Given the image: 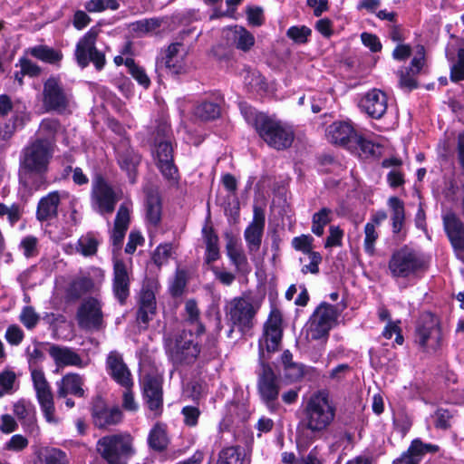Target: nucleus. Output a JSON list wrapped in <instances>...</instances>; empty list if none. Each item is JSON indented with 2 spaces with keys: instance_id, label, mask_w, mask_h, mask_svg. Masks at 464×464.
Segmentation results:
<instances>
[{
  "instance_id": "052dcab7",
  "label": "nucleus",
  "mask_w": 464,
  "mask_h": 464,
  "mask_svg": "<svg viewBox=\"0 0 464 464\" xmlns=\"http://www.w3.org/2000/svg\"><path fill=\"white\" fill-rule=\"evenodd\" d=\"M311 29L304 25L292 26L287 30L286 35L295 43L304 44L307 42V39L311 35Z\"/></svg>"
},
{
  "instance_id": "aec40b11",
  "label": "nucleus",
  "mask_w": 464,
  "mask_h": 464,
  "mask_svg": "<svg viewBox=\"0 0 464 464\" xmlns=\"http://www.w3.org/2000/svg\"><path fill=\"white\" fill-rule=\"evenodd\" d=\"M131 273L127 265L118 258L113 259L112 293L121 304H125L130 296Z\"/></svg>"
},
{
  "instance_id": "f8f14e48",
  "label": "nucleus",
  "mask_w": 464,
  "mask_h": 464,
  "mask_svg": "<svg viewBox=\"0 0 464 464\" xmlns=\"http://www.w3.org/2000/svg\"><path fill=\"white\" fill-rule=\"evenodd\" d=\"M120 196L111 186L101 176H97L92 181L91 191V202L92 208L101 215L111 214Z\"/></svg>"
},
{
  "instance_id": "0e129e2a",
  "label": "nucleus",
  "mask_w": 464,
  "mask_h": 464,
  "mask_svg": "<svg viewBox=\"0 0 464 464\" xmlns=\"http://www.w3.org/2000/svg\"><path fill=\"white\" fill-rule=\"evenodd\" d=\"M181 413L184 417V423L189 427H195L198 424L200 416V411L196 406L183 407Z\"/></svg>"
},
{
  "instance_id": "e2e57ef3",
  "label": "nucleus",
  "mask_w": 464,
  "mask_h": 464,
  "mask_svg": "<svg viewBox=\"0 0 464 464\" xmlns=\"http://www.w3.org/2000/svg\"><path fill=\"white\" fill-rule=\"evenodd\" d=\"M37 244L38 239L34 236H27L22 239L20 248L25 257L29 258L38 254Z\"/></svg>"
},
{
  "instance_id": "f257e3e1",
  "label": "nucleus",
  "mask_w": 464,
  "mask_h": 464,
  "mask_svg": "<svg viewBox=\"0 0 464 464\" xmlns=\"http://www.w3.org/2000/svg\"><path fill=\"white\" fill-rule=\"evenodd\" d=\"M53 152V141L48 139H35L21 150L18 176L24 187L38 189L45 182Z\"/></svg>"
},
{
  "instance_id": "4d7b16f0",
  "label": "nucleus",
  "mask_w": 464,
  "mask_h": 464,
  "mask_svg": "<svg viewBox=\"0 0 464 464\" xmlns=\"http://www.w3.org/2000/svg\"><path fill=\"white\" fill-rule=\"evenodd\" d=\"M21 323L29 330L34 329L39 320L40 316L32 306H24L19 315Z\"/></svg>"
},
{
  "instance_id": "e433bc0d",
  "label": "nucleus",
  "mask_w": 464,
  "mask_h": 464,
  "mask_svg": "<svg viewBox=\"0 0 464 464\" xmlns=\"http://www.w3.org/2000/svg\"><path fill=\"white\" fill-rule=\"evenodd\" d=\"M162 205L158 191L150 189L147 192L146 218L150 223L156 226L161 220Z\"/></svg>"
},
{
  "instance_id": "4c0bfd02",
  "label": "nucleus",
  "mask_w": 464,
  "mask_h": 464,
  "mask_svg": "<svg viewBox=\"0 0 464 464\" xmlns=\"http://www.w3.org/2000/svg\"><path fill=\"white\" fill-rule=\"evenodd\" d=\"M34 464H69V459L62 450L42 448L36 452Z\"/></svg>"
},
{
  "instance_id": "f3484780",
  "label": "nucleus",
  "mask_w": 464,
  "mask_h": 464,
  "mask_svg": "<svg viewBox=\"0 0 464 464\" xmlns=\"http://www.w3.org/2000/svg\"><path fill=\"white\" fill-rule=\"evenodd\" d=\"M155 159L156 164L161 174L170 186L179 183V170L173 161V148L171 141L160 140L155 142Z\"/></svg>"
},
{
  "instance_id": "ddd939ff",
  "label": "nucleus",
  "mask_w": 464,
  "mask_h": 464,
  "mask_svg": "<svg viewBox=\"0 0 464 464\" xmlns=\"http://www.w3.org/2000/svg\"><path fill=\"white\" fill-rule=\"evenodd\" d=\"M282 316L278 311H272L264 324L263 334L258 341L259 361L265 360V349L267 353L278 350L282 341Z\"/></svg>"
},
{
  "instance_id": "72a5a7b5",
  "label": "nucleus",
  "mask_w": 464,
  "mask_h": 464,
  "mask_svg": "<svg viewBox=\"0 0 464 464\" xmlns=\"http://www.w3.org/2000/svg\"><path fill=\"white\" fill-rule=\"evenodd\" d=\"M95 284L89 275L74 277L67 288V295L71 300H78L82 295L94 290Z\"/></svg>"
},
{
  "instance_id": "9d476101",
  "label": "nucleus",
  "mask_w": 464,
  "mask_h": 464,
  "mask_svg": "<svg viewBox=\"0 0 464 464\" xmlns=\"http://www.w3.org/2000/svg\"><path fill=\"white\" fill-rule=\"evenodd\" d=\"M75 319L80 329L99 332L105 327L102 303L96 297L84 298L77 308Z\"/></svg>"
},
{
  "instance_id": "de8ad7c7",
  "label": "nucleus",
  "mask_w": 464,
  "mask_h": 464,
  "mask_svg": "<svg viewBox=\"0 0 464 464\" xmlns=\"http://www.w3.org/2000/svg\"><path fill=\"white\" fill-rule=\"evenodd\" d=\"M115 63L119 66L121 64H125L128 68V72L131 74V76L142 86L145 88L149 87L150 84V80L144 69L138 64L135 63V60H114Z\"/></svg>"
},
{
  "instance_id": "2f4dec72",
  "label": "nucleus",
  "mask_w": 464,
  "mask_h": 464,
  "mask_svg": "<svg viewBox=\"0 0 464 464\" xmlns=\"http://www.w3.org/2000/svg\"><path fill=\"white\" fill-rule=\"evenodd\" d=\"M226 253L231 264L235 266L236 272L240 274H247L250 272V266L246 254L243 249L237 246V240L228 235L226 244Z\"/></svg>"
},
{
  "instance_id": "13d9d810",
  "label": "nucleus",
  "mask_w": 464,
  "mask_h": 464,
  "mask_svg": "<svg viewBox=\"0 0 464 464\" xmlns=\"http://www.w3.org/2000/svg\"><path fill=\"white\" fill-rule=\"evenodd\" d=\"M245 84L252 91L259 92L266 89L265 78L258 72H247L245 76Z\"/></svg>"
},
{
  "instance_id": "c85d7f7f",
  "label": "nucleus",
  "mask_w": 464,
  "mask_h": 464,
  "mask_svg": "<svg viewBox=\"0 0 464 464\" xmlns=\"http://www.w3.org/2000/svg\"><path fill=\"white\" fill-rule=\"evenodd\" d=\"M280 361L284 377L290 382L301 381L310 370L303 363L295 362L289 350L283 352Z\"/></svg>"
},
{
  "instance_id": "4468645a",
  "label": "nucleus",
  "mask_w": 464,
  "mask_h": 464,
  "mask_svg": "<svg viewBox=\"0 0 464 464\" xmlns=\"http://www.w3.org/2000/svg\"><path fill=\"white\" fill-rule=\"evenodd\" d=\"M441 338L437 317L430 313L423 314L416 328V343L426 351H436L440 346Z\"/></svg>"
},
{
  "instance_id": "6ab92c4d",
  "label": "nucleus",
  "mask_w": 464,
  "mask_h": 464,
  "mask_svg": "<svg viewBox=\"0 0 464 464\" xmlns=\"http://www.w3.org/2000/svg\"><path fill=\"white\" fill-rule=\"evenodd\" d=\"M265 211L258 206H254L253 219L244 232L247 249L250 255L259 251L265 229Z\"/></svg>"
},
{
  "instance_id": "1a4fd4ad",
  "label": "nucleus",
  "mask_w": 464,
  "mask_h": 464,
  "mask_svg": "<svg viewBox=\"0 0 464 464\" xmlns=\"http://www.w3.org/2000/svg\"><path fill=\"white\" fill-rule=\"evenodd\" d=\"M339 314L335 306L321 303L307 324V336L312 340H326L330 330L336 324Z\"/></svg>"
},
{
  "instance_id": "2eb2a0df",
  "label": "nucleus",
  "mask_w": 464,
  "mask_h": 464,
  "mask_svg": "<svg viewBox=\"0 0 464 464\" xmlns=\"http://www.w3.org/2000/svg\"><path fill=\"white\" fill-rule=\"evenodd\" d=\"M31 377L38 402L46 420L50 423H56L53 394L44 372L40 369H33L31 371Z\"/></svg>"
},
{
  "instance_id": "4be33fe9",
  "label": "nucleus",
  "mask_w": 464,
  "mask_h": 464,
  "mask_svg": "<svg viewBox=\"0 0 464 464\" xmlns=\"http://www.w3.org/2000/svg\"><path fill=\"white\" fill-rule=\"evenodd\" d=\"M444 231L457 253L464 252V223L458 215L450 210L442 216Z\"/></svg>"
},
{
  "instance_id": "f704fd0d",
  "label": "nucleus",
  "mask_w": 464,
  "mask_h": 464,
  "mask_svg": "<svg viewBox=\"0 0 464 464\" xmlns=\"http://www.w3.org/2000/svg\"><path fill=\"white\" fill-rule=\"evenodd\" d=\"M97 33L89 31L77 44L76 58H104L95 47Z\"/></svg>"
},
{
  "instance_id": "c03bdc74",
  "label": "nucleus",
  "mask_w": 464,
  "mask_h": 464,
  "mask_svg": "<svg viewBox=\"0 0 464 464\" xmlns=\"http://www.w3.org/2000/svg\"><path fill=\"white\" fill-rule=\"evenodd\" d=\"M185 322L190 325L196 326V334L200 335L205 332V326L200 322V311L194 299H188L185 303Z\"/></svg>"
},
{
  "instance_id": "5fc2aeb1",
  "label": "nucleus",
  "mask_w": 464,
  "mask_h": 464,
  "mask_svg": "<svg viewBox=\"0 0 464 464\" xmlns=\"http://www.w3.org/2000/svg\"><path fill=\"white\" fill-rule=\"evenodd\" d=\"M120 7L117 0H89L85 9L90 13L102 12L107 9L117 10Z\"/></svg>"
},
{
  "instance_id": "393cba45",
  "label": "nucleus",
  "mask_w": 464,
  "mask_h": 464,
  "mask_svg": "<svg viewBox=\"0 0 464 464\" xmlns=\"http://www.w3.org/2000/svg\"><path fill=\"white\" fill-rule=\"evenodd\" d=\"M357 133L353 126L344 121L332 123L326 129V137L331 143L339 144L350 150Z\"/></svg>"
},
{
  "instance_id": "680f3d73",
  "label": "nucleus",
  "mask_w": 464,
  "mask_h": 464,
  "mask_svg": "<svg viewBox=\"0 0 464 464\" xmlns=\"http://www.w3.org/2000/svg\"><path fill=\"white\" fill-rule=\"evenodd\" d=\"M237 38H236V45L238 49L243 51L249 50L255 44L254 36L246 31L245 28L240 27L236 31Z\"/></svg>"
},
{
  "instance_id": "7ed1b4c3",
  "label": "nucleus",
  "mask_w": 464,
  "mask_h": 464,
  "mask_svg": "<svg viewBox=\"0 0 464 464\" xmlns=\"http://www.w3.org/2000/svg\"><path fill=\"white\" fill-rule=\"evenodd\" d=\"M133 437L128 432L102 437L96 444V450L107 464H128L135 454Z\"/></svg>"
},
{
  "instance_id": "49530a36",
  "label": "nucleus",
  "mask_w": 464,
  "mask_h": 464,
  "mask_svg": "<svg viewBox=\"0 0 464 464\" xmlns=\"http://www.w3.org/2000/svg\"><path fill=\"white\" fill-rule=\"evenodd\" d=\"M354 141L353 142L350 150L355 151L361 158L367 159L371 156L376 155V150L378 146H376L371 140L364 139L363 137L357 134L356 137H353Z\"/></svg>"
},
{
  "instance_id": "20e7f679",
  "label": "nucleus",
  "mask_w": 464,
  "mask_h": 464,
  "mask_svg": "<svg viewBox=\"0 0 464 464\" xmlns=\"http://www.w3.org/2000/svg\"><path fill=\"white\" fill-rule=\"evenodd\" d=\"M255 127L259 137L277 150L289 148L295 140V131L290 125L264 114L256 116Z\"/></svg>"
},
{
  "instance_id": "c756f323",
  "label": "nucleus",
  "mask_w": 464,
  "mask_h": 464,
  "mask_svg": "<svg viewBox=\"0 0 464 464\" xmlns=\"http://www.w3.org/2000/svg\"><path fill=\"white\" fill-rule=\"evenodd\" d=\"M60 202L61 194L56 190L43 197L37 205L36 218L41 222L55 218L58 216Z\"/></svg>"
},
{
  "instance_id": "79ce46f5",
  "label": "nucleus",
  "mask_w": 464,
  "mask_h": 464,
  "mask_svg": "<svg viewBox=\"0 0 464 464\" xmlns=\"http://www.w3.org/2000/svg\"><path fill=\"white\" fill-rule=\"evenodd\" d=\"M27 121H29L27 114H14L8 121L0 125V140L8 141L11 140L17 128H23Z\"/></svg>"
},
{
  "instance_id": "ea45409f",
  "label": "nucleus",
  "mask_w": 464,
  "mask_h": 464,
  "mask_svg": "<svg viewBox=\"0 0 464 464\" xmlns=\"http://www.w3.org/2000/svg\"><path fill=\"white\" fill-rule=\"evenodd\" d=\"M148 443L152 450L164 451L169 445L167 426L163 423H156L149 433Z\"/></svg>"
},
{
  "instance_id": "b1692460",
  "label": "nucleus",
  "mask_w": 464,
  "mask_h": 464,
  "mask_svg": "<svg viewBox=\"0 0 464 464\" xmlns=\"http://www.w3.org/2000/svg\"><path fill=\"white\" fill-rule=\"evenodd\" d=\"M439 450L438 445L424 443L420 439H415L411 441L408 450L400 458L394 459L392 464H420L426 453H435Z\"/></svg>"
},
{
  "instance_id": "3c124183",
  "label": "nucleus",
  "mask_w": 464,
  "mask_h": 464,
  "mask_svg": "<svg viewBox=\"0 0 464 464\" xmlns=\"http://www.w3.org/2000/svg\"><path fill=\"white\" fill-rule=\"evenodd\" d=\"M194 113L202 121H210L220 115V107L216 102H203L195 108Z\"/></svg>"
},
{
  "instance_id": "37998d69",
  "label": "nucleus",
  "mask_w": 464,
  "mask_h": 464,
  "mask_svg": "<svg viewBox=\"0 0 464 464\" xmlns=\"http://www.w3.org/2000/svg\"><path fill=\"white\" fill-rule=\"evenodd\" d=\"M205 243H206V254L205 262L209 265L220 257V251L218 246V237L215 234L213 229L204 228Z\"/></svg>"
},
{
  "instance_id": "f03ea898",
  "label": "nucleus",
  "mask_w": 464,
  "mask_h": 464,
  "mask_svg": "<svg viewBox=\"0 0 464 464\" xmlns=\"http://www.w3.org/2000/svg\"><path fill=\"white\" fill-rule=\"evenodd\" d=\"M335 411L328 392L318 391L310 397L304 408L305 428L314 433L325 430L334 421Z\"/></svg>"
},
{
  "instance_id": "09e8293b",
  "label": "nucleus",
  "mask_w": 464,
  "mask_h": 464,
  "mask_svg": "<svg viewBox=\"0 0 464 464\" xmlns=\"http://www.w3.org/2000/svg\"><path fill=\"white\" fill-rule=\"evenodd\" d=\"M333 211L328 208H323L313 215L312 232L321 237L324 234V227L332 220Z\"/></svg>"
},
{
  "instance_id": "0eeeda50",
  "label": "nucleus",
  "mask_w": 464,
  "mask_h": 464,
  "mask_svg": "<svg viewBox=\"0 0 464 464\" xmlns=\"http://www.w3.org/2000/svg\"><path fill=\"white\" fill-rule=\"evenodd\" d=\"M258 309L251 297L237 296L227 302L225 314L231 324L245 334L254 327Z\"/></svg>"
},
{
  "instance_id": "bf43d9fd",
  "label": "nucleus",
  "mask_w": 464,
  "mask_h": 464,
  "mask_svg": "<svg viewBox=\"0 0 464 464\" xmlns=\"http://www.w3.org/2000/svg\"><path fill=\"white\" fill-rule=\"evenodd\" d=\"M313 242L314 238L310 235H302L300 237H295L292 240V246L297 250L301 251L304 254L310 255V253H315L313 251Z\"/></svg>"
},
{
  "instance_id": "423d86ee",
  "label": "nucleus",
  "mask_w": 464,
  "mask_h": 464,
  "mask_svg": "<svg viewBox=\"0 0 464 464\" xmlns=\"http://www.w3.org/2000/svg\"><path fill=\"white\" fill-rule=\"evenodd\" d=\"M425 269L423 256L407 246L393 251L388 262V270L393 278H407Z\"/></svg>"
},
{
  "instance_id": "a18cd8bd",
  "label": "nucleus",
  "mask_w": 464,
  "mask_h": 464,
  "mask_svg": "<svg viewBox=\"0 0 464 464\" xmlns=\"http://www.w3.org/2000/svg\"><path fill=\"white\" fill-rule=\"evenodd\" d=\"M389 206L392 208V231L394 234H398L402 229L405 212L404 204L397 197H392L389 198Z\"/></svg>"
},
{
  "instance_id": "6e6552de",
  "label": "nucleus",
  "mask_w": 464,
  "mask_h": 464,
  "mask_svg": "<svg viewBox=\"0 0 464 464\" xmlns=\"http://www.w3.org/2000/svg\"><path fill=\"white\" fill-rule=\"evenodd\" d=\"M257 372V392L261 401L271 412L279 409L280 380L273 368L266 362L259 361Z\"/></svg>"
},
{
  "instance_id": "69168bd1",
  "label": "nucleus",
  "mask_w": 464,
  "mask_h": 464,
  "mask_svg": "<svg viewBox=\"0 0 464 464\" xmlns=\"http://www.w3.org/2000/svg\"><path fill=\"white\" fill-rule=\"evenodd\" d=\"M130 224V209L127 205L121 204L118 209L114 227L127 230Z\"/></svg>"
},
{
  "instance_id": "cd10ccee",
  "label": "nucleus",
  "mask_w": 464,
  "mask_h": 464,
  "mask_svg": "<svg viewBox=\"0 0 464 464\" xmlns=\"http://www.w3.org/2000/svg\"><path fill=\"white\" fill-rule=\"evenodd\" d=\"M49 354L58 367L75 366L83 368L87 365L82 357L70 347L52 344L49 348Z\"/></svg>"
},
{
  "instance_id": "9b49d317",
  "label": "nucleus",
  "mask_w": 464,
  "mask_h": 464,
  "mask_svg": "<svg viewBox=\"0 0 464 464\" xmlns=\"http://www.w3.org/2000/svg\"><path fill=\"white\" fill-rule=\"evenodd\" d=\"M72 94L64 89L60 79L50 77L44 82L43 105L47 111L62 113L70 106Z\"/></svg>"
},
{
  "instance_id": "8fccbe9b",
  "label": "nucleus",
  "mask_w": 464,
  "mask_h": 464,
  "mask_svg": "<svg viewBox=\"0 0 464 464\" xmlns=\"http://www.w3.org/2000/svg\"><path fill=\"white\" fill-rule=\"evenodd\" d=\"M99 241L92 233L82 236L77 242L76 249L84 256H92L97 253Z\"/></svg>"
},
{
  "instance_id": "864d4df0",
  "label": "nucleus",
  "mask_w": 464,
  "mask_h": 464,
  "mask_svg": "<svg viewBox=\"0 0 464 464\" xmlns=\"http://www.w3.org/2000/svg\"><path fill=\"white\" fill-rule=\"evenodd\" d=\"M19 66L20 71L14 73V78L20 85L23 84V77L24 75L36 77L40 75L42 72L41 68L35 63H32L31 60H20Z\"/></svg>"
},
{
  "instance_id": "6e6d98bb",
  "label": "nucleus",
  "mask_w": 464,
  "mask_h": 464,
  "mask_svg": "<svg viewBox=\"0 0 464 464\" xmlns=\"http://www.w3.org/2000/svg\"><path fill=\"white\" fill-rule=\"evenodd\" d=\"M364 250L370 256H372L375 251V243L379 237V234L376 231V227L372 224H366L364 227Z\"/></svg>"
},
{
  "instance_id": "338daca9",
  "label": "nucleus",
  "mask_w": 464,
  "mask_h": 464,
  "mask_svg": "<svg viewBox=\"0 0 464 464\" xmlns=\"http://www.w3.org/2000/svg\"><path fill=\"white\" fill-rule=\"evenodd\" d=\"M172 131L170 125L166 121H160L156 127L154 142L160 140L171 141Z\"/></svg>"
},
{
  "instance_id": "dca6fc26",
  "label": "nucleus",
  "mask_w": 464,
  "mask_h": 464,
  "mask_svg": "<svg viewBox=\"0 0 464 464\" xmlns=\"http://www.w3.org/2000/svg\"><path fill=\"white\" fill-rule=\"evenodd\" d=\"M157 288V282L149 279L143 283L140 292L136 319L138 324H142L144 329L147 328L149 322L151 321L156 314L157 304L155 293Z\"/></svg>"
},
{
  "instance_id": "bb28decb",
  "label": "nucleus",
  "mask_w": 464,
  "mask_h": 464,
  "mask_svg": "<svg viewBox=\"0 0 464 464\" xmlns=\"http://www.w3.org/2000/svg\"><path fill=\"white\" fill-rule=\"evenodd\" d=\"M83 385V376L75 372L67 373L57 382V396L59 398H66L71 394L75 397L83 398L85 396Z\"/></svg>"
},
{
  "instance_id": "412c9836",
  "label": "nucleus",
  "mask_w": 464,
  "mask_h": 464,
  "mask_svg": "<svg viewBox=\"0 0 464 464\" xmlns=\"http://www.w3.org/2000/svg\"><path fill=\"white\" fill-rule=\"evenodd\" d=\"M106 370L111 379L121 386L125 389L133 386L131 372L118 351L109 353L106 358Z\"/></svg>"
},
{
  "instance_id": "7c9ffc66",
  "label": "nucleus",
  "mask_w": 464,
  "mask_h": 464,
  "mask_svg": "<svg viewBox=\"0 0 464 464\" xmlns=\"http://www.w3.org/2000/svg\"><path fill=\"white\" fill-rule=\"evenodd\" d=\"M424 66V60H411L408 65H404L397 72L399 85L408 92L416 89L418 83L416 76L421 72Z\"/></svg>"
},
{
  "instance_id": "603ef678",
  "label": "nucleus",
  "mask_w": 464,
  "mask_h": 464,
  "mask_svg": "<svg viewBox=\"0 0 464 464\" xmlns=\"http://www.w3.org/2000/svg\"><path fill=\"white\" fill-rule=\"evenodd\" d=\"M59 121L54 119H44L38 130V136L36 139H48L53 141L54 145V136L59 129Z\"/></svg>"
},
{
  "instance_id": "c9c22d12",
  "label": "nucleus",
  "mask_w": 464,
  "mask_h": 464,
  "mask_svg": "<svg viewBox=\"0 0 464 464\" xmlns=\"http://www.w3.org/2000/svg\"><path fill=\"white\" fill-rule=\"evenodd\" d=\"M163 23V18L152 17L133 22L130 24L129 28L131 33L141 37L147 34H159Z\"/></svg>"
},
{
  "instance_id": "5701e85b",
  "label": "nucleus",
  "mask_w": 464,
  "mask_h": 464,
  "mask_svg": "<svg viewBox=\"0 0 464 464\" xmlns=\"http://www.w3.org/2000/svg\"><path fill=\"white\" fill-rule=\"evenodd\" d=\"M143 395L146 404L153 416H160L163 408L161 382L155 377H146L143 384Z\"/></svg>"
},
{
  "instance_id": "473e14b6",
  "label": "nucleus",
  "mask_w": 464,
  "mask_h": 464,
  "mask_svg": "<svg viewBox=\"0 0 464 464\" xmlns=\"http://www.w3.org/2000/svg\"><path fill=\"white\" fill-rule=\"evenodd\" d=\"M118 162L121 168L127 171L131 183L135 182L137 166L140 162V157L131 148L122 144L118 149Z\"/></svg>"
},
{
  "instance_id": "774afa93",
  "label": "nucleus",
  "mask_w": 464,
  "mask_h": 464,
  "mask_svg": "<svg viewBox=\"0 0 464 464\" xmlns=\"http://www.w3.org/2000/svg\"><path fill=\"white\" fill-rule=\"evenodd\" d=\"M24 337L22 329L15 325H10L5 332V339L12 345H18Z\"/></svg>"
},
{
  "instance_id": "39448f33",
  "label": "nucleus",
  "mask_w": 464,
  "mask_h": 464,
  "mask_svg": "<svg viewBox=\"0 0 464 464\" xmlns=\"http://www.w3.org/2000/svg\"><path fill=\"white\" fill-rule=\"evenodd\" d=\"M164 347L168 358L176 365H189L196 362L200 347L195 342L190 330H182L164 339Z\"/></svg>"
},
{
  "instance_id": "a211bd4d",
  "label": "nucleus",
  "mask_w": 464,
  "mask_h": 464,
  "mask_svg": "<svg viewBox=\"0 0 464 464\" xmlns=\"http://www.w3.org/2000/svg\"><path fill=\"white\" fill-rule=\"evenodd\" d=\"M91 413L94 426L99 429L119 424L123 416L119 407H109L100 397L93 401Z\"/></svg>"
},
{
  "instance_id": "58836bf2",
  "label": "nucleus",
  "mask_w": 464,
  "mask_h": 464,
  "mask_svg": "<svg viewBox=\"0 0 464 464\" xmlns=\"http://www.w3.org/2000/svg\"><path fill=\"white\" fill-rule=\"evenodd\" d=\"M156 67L171 76L186 74L193 68L188 60H157Z\"/></svg>"
},
{
  "instance_id": "a19ab883",
  "label": "nucleus",
  "mask_w": 464,
  "mask_h": 464,
  "mask_svg": "<svg viewBox=\"0 0 464 464\" xmlns=\"http://www.w3.org/2000/svg\"><path fill=\"white\" fill-rule=\"evenodd\" d=\"M217 464H249L240 446H229L220 450Z\"/></svg>"
},
{
  "instance_id": "a878e982",
  "label": "nucleus",
  "mask_w": 464,
  "mask_h": 464,
  "mask_svg": "<svg viewBox=\"0 0 464 464\" xmlns=\"http://www.w3.org/2000/svg\"><path fill=\"white\" fill-rule=\"evenodd\" d=\"M360 106L372 118H382L387 110V97L380 90H372L362 99Z\"/></svg>"
}]
</instances>
